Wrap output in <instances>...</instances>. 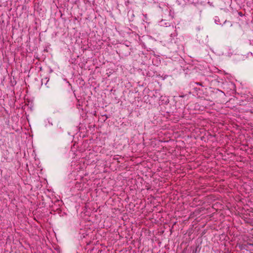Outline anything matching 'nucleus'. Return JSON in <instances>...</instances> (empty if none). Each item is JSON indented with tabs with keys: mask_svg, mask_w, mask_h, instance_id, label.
<instances>
[{
	"mask_svg": "<svg viewBox=\"0 0 253 253\" xmlns=\"http://www.w3.org/2000/svg\"><path fill=\"white\" fill-rule=\"evenodd\" d=\"M127 16L129 21H132L135 17L133 10H129L127 13Z\"/></svg>",
	"mask_w": 253,
	"mask_h": 253,
	"instance_id": "1",
	"label": "nucleus"
},
{
	"mask_svg": "<svg viewBox=\"0 0 253 253\" xmlns=\"http://www.w3.org/2000/svg\"><path fill=\"white\" fill-rule=\"evenodd\" d=\"M226 5H230L232 3V0H222Z\"/></svg>",
	"mask_w": 253,
	"mask_h": 253,
	"instance_id": "2",
	"label": "nucleus"
},
{
	"mask_svg": "<svg viewBox=\"0 0 253 253\" xmlns=\"http://www.w3.org/2000/svg\"><path fill=\"white\" fill-rule=\"evenodd\" d=\"M198 247H197L196 248V249H195L194 250H193V253H196V252H197V249H198Z\"/></svg>",
	"mask_w": 253,
	"mask_h": 253,
	"instance_id": "3",
	"label": "nucleus"
},
{
	"mask_svg": "<svg viewBox=\"0 0 253 253\" xmlns=\"http://www.w3.org/2000/svg\"><path fill=\"white\" fill-rule=\"evenodd\" d=\"M238 14L240 16H243L244 15L241 12H238Z\"/></svg>",
	"mask_w": 253,
	"mask_h": 253,
	"instance_id": "4",
	"label": "nucleus"
},
{
	"mask_svg": "<svg viewBox=\"0 0 253 253\" xmlns=\"http://www.w3.org/2000/svg\"><path fill=\"white\" fill-rule=\"evenodd\" d=\"M196 84H197L199 85H201V86H203L202 83H196Z\"/></svg>",
	"mask_w": 253,
	"mask_h": 253,
	"instance_id": "5",
	"label": "nucleus"
},
{
	"mask_svg": "<svg viewBox=\"0 0 253 253\" xmlns=\"http://www.w3.org/2000/svg\"><path fill=\"white\" fill-rule=\"evenodd\" d=\"M180 0H177V2H179V1H180Z\"/></svg>",
	"mask_w": 253,
	"mask_h": 253,
	"instance_id": "6",
	"label": "nucleus"
}]
</instances>
